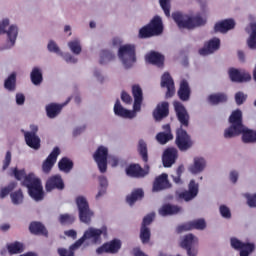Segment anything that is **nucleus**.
<instances>
[{"instance_id":"12","label":"nucleus","mask_w":256,"mask_h":256,"mask_svg":"<svg viewBox=\"0 0 256 256\" xmlns=\"http://www.w3.org/2000/svg\"><path fill=\"white\" fill-rule=\"evenodd\" d=\"M179 199L184 201H193L199 195V183L195 179H191L188 184V191L177 192Z\"/></svg>"},{"instance_id":"60","label":"nucleus","mask_w":256,"mask_h":256,"mask_svg":"<svg viewBox=\"0 0 256 256\" xmlns=\"http://www.w3.org/2000/svg\"><path fill=\"white\" fill-rule=\"evenodd\" d=\"M153 219H155V214H148L144 217L142 222V227H147V225H151L153 223Z\"/></svg>"},{"instance_id":"47","label":"nucleus","mask_w":256,"mask_h":256,"mask_svg":"<svg viewBox=\"0 0 256 256\" xmlns=\"http://www.w3.org/2000/svg\"><path fill=\"white\" fill-rule=\"evenodd\" d=\"M16 81H17V75H15V73L10 74L4 82L5 89H7V91H15Z\"/></svg>"},{"instance_id":"30","label":"nucleus","mask_w":256,"mask_h":256,"mask_svg":"<svg viewBox=\"0 0 256 256\" xmlns=\"http://www.w3.org/2000/svg\"><path fill=\"white\" fill-rule=\"evenodd\" d=\"M177 159V149L175 148H168L166 151H164L162 162L164 167H171L175 163V160Z\"/></svg>"},{"instance_id":"23","label":"nucleus","mask_w":256,"mask_h":256,"mask_svg":"<svg viewBox=\"0 0 256 256\" xmlns=\"http://www.w3.org/2000/svg\"><path fill=\"white\" fill-rule=\"evenodd\" d=\"M161 87H166V97L169 98L175 95V82L169 73H164L161 78Z\"/></svg>"},{"instance_id":"51","label":"nucleus","mask_w":256,"mask_h":256,"mask_svg":"<svg viewBox=\"0 0 256 256\" xmlns=\"http://www.w3.org/2000/svg\"><path fill=\"white\" fill-rule=\"evenodd\" d=\"M166 17H171V0H159Z\"/></svg>"},{"instance_id":"34","label":"nucleus","mask_w":256,"mask_h":256,"mask_svg":"<svg viewBox=\"0 0 256 256\" xmlns=\"http://www.w3.org/2000/svg\"><path fill=\"white\" fill-rule=\"evenodd\" d=\"M78 215L81 223H84L85 225H91V221L93 217H95V212L90 207L84 210H80Z\"/></svg>"},{"instance_id":"2","label":"nucleus","mask_w":256,"mask_h":256,"mask_svg":"<svg viewBox=\"0 0 256 256\" xmlns=\"http://www.w3.org/2000/svg\"><path fill=\"white\" fill-rule=\"evenodd\" d=\"M230 127L224 131L225 139H231L242 135L243 143H256V131H253L243 125V113L241 110L233 111L229 117Z\"/></svg>"},{"instance_id":"39","label":"nucleus","mask_w":256,"mask_h":256,"mask_svg":"<svg viewBox=\"0 0 256 256\" xmlns=\"http://www.w3.org/2000/svg\"><path fill=\"white\" fill-rule=\"evenodd\" d=\"M68 48L70 49L71 53H73V55H81V51H83L81 40L78 38H74L73 40L69 41Z\"/></svg>"},{"instance_id":"48","label":"nucleus","mask_w":256,"mask_h":256,"mask_svg":"<svg viewBox=\"0 0 256 256\" xmlns=\"http://www.w3.org/2000/svg\"><path fill=\"white\" fill-rule=\"evenodd\" d=\"M138 151L145 163L149 161V156L147 154V143L143 140H139L138 142Z\"/></svg>"},{"instance_id":"9","label":"nucleus","mask_w":256,"mask_h":256,"mask_svg":"<svg viewBox=\"0 0 256 256\" xmlns=\"http://www.w3.org/2000/svg\"><path fill=\"white\" fill-rule=\"evenodd\" d=\"M122 242L119 239H113L107 243H104L102 246L96 249L97 255H103V253H110L115 255L121 250Z\"/></svg>"},{"instance_id":"61","label":"nucleus","mask_w":256,"mask_h":256,"mask_svg":"<svg viewBox=\"0 0 256 256\" xmlns=\"http://www.w3.org/2000/svg\"><path fill=\"white\" fill-rule=\"evenodd\" d=\"M9 165H11V152L6 153L2 166L3 171L7 170L9 168Z\"/></svg>"},{"instance_id":"28","label":"nucleus","mask_w":256,"mask_h":256,"mask_svg":"<svg viewBox=\"0 0 256 256\" xmlns=\"http://www.w3.org/2000/svg\"><path fill=\"white\" fill-rule=\"evenodd\" d=\"M24 137L26 145H28V147H31V149L37 150L41 147V139L39 138V136H37V134L26 131L24 132Z\"/></svg>"},{"instance_id":"5","label":"nucleus","mask_w":256,"mask_h":256,"mask_svg":"<svg viewBox=\"0 0 256 256\" xmlns=\"http://www.w3.org/2000/svg\"><path fill=\"white\" fill-rule=\"evenodd\" d=\"M135 49L136 48L134 44H124L118 49V58L126 69L133 67L135 61H137L135 56Z\"/></svg>"},{"instance_id":"32","label":"nucleus","mask_w":256,"mask_h":256,"mask_svg":"<svg viewBox=\"0 0 256 256\" xmlns=\"http://www.w3.org/2000/svg\"><path fill=\"white\" fill-rule=\"evenodd\" d=\"M195 245H199V238L193 234H187L180 240V247H182V249H189V247Z\"/></svg>"},{"instance_id":"62","label":"nucleus","mask_w":256,"mask_h":256,"mask_svg":"<svg viewBox=\"0 0 256 256\" xmlns=\"http://www.w3.org/2000/svg\"><path fill=\"white\" fill-rule=\"evenodd\" d=\"M98 179H99V188L100 189H107V187H109V181L107 180V177L100 176Z\"/></svg>"},{"instance_id":"18","label":"nucleus","mask_w":256,"mask_h":256,"mask_svg":"<svg viewBox=\"0 0 256 256\" xmlns=\"http://www.w3.org/2000/svg\"><path fill=\"white\" fill-rule=\"evenodd\" d=\"M137 113H139V111H135V108H133V110H128L123 107L119 100L114 104V115L122 117V119H135V117H137Z\"/></svg>"},{"instance_id":"11","label":"nucleus","mask_w":256,"mask_h":256,"mask_svg":"<svg viewBox=\"0 0 256 256\" xmlns=\"http://www.w3.org/2000/svg\"><path fill=\"white\" fill-rule=\"evenodd\" d=\"M207 169V159L202 156H196L193 158L192 163L187 167L188 173L190 175H199Z\"/></svg>"},{"instance_id":"53","label":"nucleus","mask_w":256,"mask_h":256,"mask_svg":"<svg viewBox=\"0 0 256 256\" xmlns=\"http://www.w3.org/2000/svg\"><path fill=\"white\" fill-rule=\"evenodd\" d=\"M15 187H17V183L12 182L8 185V187L2 188L0 191L1 199H5V197H7V194L11 193V191H13V189H15Z\"/></svg>"},{"instance_id":"42","label":"nucleus","mask_w":256,"mask_h":256,"mask_svg":"<svg viewBox=\"0 0 256 256\" xmlns=\"http://www.w3.org/2000/svg\"><path fill=\"white\" fill-rule=\"evenodd\" d=\"M58 167L60 171L69 173L71 169H73V161H71L69 158H62L58 163Z\"/></svg>"},{"instance_id":"21","label":"nucleus","mask_w":256,"mask_h":256,"mask_svg":"<svg viewBox=\"0 0 256 256\" xmlns=\"http://www.w3.org/2000/svg\"><path fill=\"white\" fill-rule=\"evenodd\" d=\"M174 109L181 127H189V114L181 102H174Z\"/></svg>"},{"instance_id":"20","label":"nucleus","mask_w":256,"mask_h":256,"mask_svg":"<svg viewBox=\"0 0 256 256\" xmlns=\"http://www.w3.org/2000/svg\"><path fill=\"white\" fill-rule=\"evenodd\" d=\"M61 151L59 148L55 147L46 160L42 164V171L43 173H50L53 169L55 163H57V158L59 157Z\"/></svg>"},{"instance_id":"64","label":"nucleus","mask_w":256,"mask_h":256,"mask_svg":"<svg viewBox=\"0 0 256 256\" xmlns=\"http://www.w3.org/2000/svg\"><path fill=\"white\" fill-rule=\"evenodd\" d=\"M108 163H109V165H111V167H117V165H119V157L109 156Z\"/></svg>"},{"instance_id":"45","label":"nucleus","mask_w":256,"mask_h":256,"mask_svg":"<svg viewBox=\"0 0 256 256\" xmlns=\"http://www.w3.org/2000/svg\"><path fill=\"white\" fill-rule=\"evenodd\" d=\"M140 239L143 245H147L151 241V229L147 226H141Z\"/></svg>"},{"instance_id":"25","label":"nucleus","mask_w":256,"mask_h":256,"mask_svg":"<svg viewBox=\"0 0 256 256\" xmlns=\"http://www.w3.org/2000/svg\"><path fill=\"white\" fill-rule=\"evenodd\" d=\"M53 189H59L60 191L65 189V184L60 175H54L47 180L46 191L51 192Z\"/></svg>"},{"instance_id":"10","label":"nucleus","mask_w":256,"mask_h":256,"mask_svg":"<svg viewBox=\"0 0 256 256\" xmlns=\"http://www.w3.org/2000/svg\"><path fill=\"white\" fill-rule=\"evenodd\" d=\"M193 229H196L197 231H205V229H207V222L203 218L192 220L178 226L176 231L177 233H183V231H191Z\"/></svg>"},{"instance_id":"6","label":"nucleus","mask_w":256,"mask_h":256,"mask_svg":"<svg viewBox=\"0 0 256 256\" xmlns=\"http://www.w3.org/2000/svg\"><path fill=\"white\" fill-rule=\"evenodd\" d=\"M161 33H163V20L161 17L155 16L148 25L139 30V37L147 39V37L161 35Z\"/></svg>"},{"instance_id":"31","label":"nucleus","mask_w":256,"mask_h":256,"mask_svg":"<svg viewBox=\"0 0 256 256\" xmlns=\"http://www.w3.org/2000/svg\"><path fill=\"white\" fill-rule=\"evenodd\" d=\"M147 63H151L152 65H156L157 67H163V63L165 61V57L161 55L159 52H149L145 57Z\"/></svg>"},{"instance_id":"33","label":"nucleus","mask_w":256,"mask_h":256,"mask_svg":"<svg viewBox=\"0 0 256 256\" xmlns=\"http://www.w3.org/2000/svg\"><path fill=\"white\" fill-rule=\"evenodd\" d=\"M180 211L181 208L178 206L165 204L159 209V215H161V217H167L169 215H177Z\"/></svg>"},{"instance_id":"19","label":"nucleus","mask_w":256,"mask_h":256,"mask_svg":"<svg viewBox=\"0 0 256 256\" xmlns=\"http://www.w3.org/2000/svg\"><path fill=\"white\" fill-rule=\"evenodd\" d=\"M231 247H233V249H238L240 251V256H249L255 249V245L251 243H243L237 238H231Z\"/></svg>"},{"instance_id":"46","label":"nucleus","mask_w":256,"mask_h":256,"mask_svg":"<svg viewBox=\"0 0 256 256\" xmlns=\"http://www.w3.org/2000/svg\"><path fill=\"white\" fill-rule=\"evenodd\" d=\"M112 59H115V53H113L111 50H102L100 52V63L102 65L109 63V61H112Z\"/></svg>"},{"instance_id":"14","label":"nucleus","mask_w":256,"mask_h":256,"mask_svg":"<svg viewBox=\"0 0 256 256\" xmlns=\"http://www.w3.org/2000/svg\"><path fill=\"white\" fill-rule=\"evenodd\" d=\"M176 145L180 151H187V149H191L193 146L191 138L183 128L177 130Z\"/></svg>"},{"instance_id":"52","label":"nucleus","mask_w":256,"mask_h":256,"mask_svg":"<svg viewBox=\"0 0 256 256\" xmlns=\"http://www.w3.org/2000/svg\"><path fill=\"white\" fill-rule=\"evenodd\" d=\"M59 221L62 225H69L75 221V217L71 214H61Z\"/></svg>"},{"instance_id":"44","label":"nucleus","mask_w":256,"mask_h":256,"mask_svg":"<svg viewBox=\"0 0 256 256\" xmlns=\"http://www.w3.org/2000/svg\"><path fill=\"white\" fill-rule=\"evenodd\" d=\"M143 189H136L134 190L131 195L127 196V203L128 205H133L135 201H139V199H143Z\"/></svg>"},{"instance_id":"17","label":"nucleus","mask_w":256,"mask_h":256,"mask_svg":"<svg viewBox=\"0 0 256 256\" xmlns=\"http://www.w3.org/2000/svg\"><path fill=\"white\" fill-rule=\"evenodd\" d=\"M228 75L234 83H245L251 81V74L245 70H239L237 68H230Z\"/></svg>"},{"instance_id":"7","label":"nucleus","mask_w":256,"mask_h":256,"mask_svg":"<svg viewBox=\"0 0 256 256\" xmlns=\"http://www.w3.org/2000/svg\"><path fill=\"white\" fill-rule=\"evenodd\" d=\"M93 159L97 164L100 173H107V159H109V148L99 146L93 154Z\"/></svg>"},{"instance_id":"15","label":"nucleus","mask_w":256,"mask_h":256,"mask_svg":"<svg viewBox=\"0 0 256 256\" xmlns=\"http://www.w3.org/2000/svg\"><path fill=\"white\" fill-rule=\"evenodd\" d=\"M221 48V39L214 37L208 40L203 48L199 50V54L202 55V57H207V55H213L216 51H219Z\"/></svg>"},{"instance_id":"38","label":"nucleus","mask_w":256,"mask_h":256,"mask_svg":"<svg viewBox=\"0 0 256 256\" xmlns=\"http://www.w3.org/2000/svg\"><path fill=\"white\" fill-rule=\"evenodd\" d=\"M7 249L10 255H19L25 251V245L21 242H12L7 244Z\"/></svg>"},{"instance_id":"59","label":"nucleus","mask_w":256,"mask_h":256,"mask_svg":"<svg viewBox=\"0 0 256 256\" xmlns=\"http://www.w3.org/2000/svg\"><path fill=\"white\" fill-rule=\"evenodd\" d=\"M247 99V95H245L243 92H238L235 95V101L237 105H243Z\"/></svg>"},{"instance_id":"13","label":"nucleus","mask_w":256,"mask_h":256,"mask_svg":"<svg viewBox=\"0 0 256 256\" xmlns=\"http://www.w3.org/2000/svg\"><path fill=\"white\" fill-rule=\"evenodd\" d=\"M5 35L6 43L4 49H13L17 44V37H19V26H17V24H11L5 32Z\"/></svg>"},{"instance_id":"8","label":"nucleus","mask_w":256,"mask_h":256,"mask_svg":"<svg viewBox=\"0 0 256 256\" xmlns=\"http://www.w3.org/2000/svg\"><path fill=\"white\" fill-rule=\"evenodd\" d=\"M247 19L249 25L246 27L245 31L249 34V37L247 38L246 43L249 49L256 51V17L255 15L250 14Z\"/></svg>"},{"instance_id":"57","label":"nucleus","mask_w":256,"mask_h":256,"mask_svg":"<svg viewBox=\"0 0 256 256\" xmlns=\"http://www.w3.org/2000/svg\"><path fill=\"white\" fill-rule=\"evenodd\" d=\"M186 252L188 256H198L199 255V244H196L194 246H190L189 248H186Z\"/></svg>"},{"instance_id":"43","label":"nucleus","mask_w":256,"mask_h":256,"mask_svg":"<svg viewBox=\"0 0 256 256\" xmlns=\"http://www.w3.org/2000/svg\"><path fill=\"white\" fill-rule=\"evenodd\" d=\"M75 203H76L78 212L90 208L89 201L87 200V197H85L83 195L77 196L75 199Z\"/></svg>"},{"instance_id":"41","label":"nucleus","mask_w":256,"mask_h":256,"mask_svg":"<svg viewBox=\"0 0 256 256\" xmlns=\"http://www.w3.org/2000/svg\"><path fill=\"white\" fill-rule=\"evenodd\" d=\"M208 101L212 105H217L219 103H225V101H227V95L225 93L211 94L208 97Z\"/></svg>"},{"instance_id":"40","label":"nucleus","mask_w":256,"mask_h":256,"mask_svg":"<svg viewBox=\"0 0 256 256\" xmlns=\"http://www.w3.org/2000/svg\"><path fill=\"white\" fill-rule=\"evenodd\" d=\"M29 230L34 235H47V229L40 222H32Z\"/></svg>"},{"instance_id":"49","label":"nucleus","mask_w":256,"mask_h":256,"mask_svg":"<svg viewBox=\"0 0 256 256\" xmlns=\"http://www.w3.org/2000/svg\"><path fill=\"white\" fill-rule=\"evenodd\" d=\"M10 199H11L13 205L23 204V199H24L23 191L18 190V191L12 192L10 194Z\"/></svg>"},{"instance_id":"63","label":"nucleus","mask_w":256,"mask_h":256,"mask_svg":"<svg viewBox=\"0 0 256 256\" xmlns=\"http://www.w3.org/2000/svg\"><path fill=\"white\" fill-rule=\"evenodd\" d=\"M121 99L124 103L127 105H131L133 103V98H131V95H129L127 92L123 91L121 93Z\"/></svg>"},{"instance_id":"1","label":"nucleus","mask_w":256,"mask_h":256,"mask_svg":"<svg viewBox=\"0 0 256 256\" xmlns=\"http://www.w3.org/2000/svg\"><path fill=\"white\" fill-rule=\"evenodd\" d=\"M107 235V226H102L100 228L91 226L84 231L82 237L79 240L70 246L69 250L59 248L58 254L60 256H75L73 251H77V249H79L83 243L86 245H101V243H103V239H106Z\"/></svg>"},{"instance_id":"3","label":"nucleus","mask_w":256,"mask_h":256,"mask_svg":"<svg viewBox=\"0 0 256 256\" xmlns=\"http://www.w3.org/2000/svg\"><path fill=\"white\" fill-rule=\"evenodd\" d=\"M10 175H13L17 181H21L24 187H27L28 194L34 201H43V197H45L43 184H41V179L35 174L29 173L27 175L24 169L12 168Z\"/></svg>"},{"instance_id":"27","label":"nucleus","mask_w":256,"mask_h":256,"mask_svg":"<svg viewBox=\"0 0 256 256\" xmlns=\"http://www.w3.org/2000/svg\"><path fill=\"white\" fill-rule=\"evenodd\" d=\"M169 187H171V184L169 183L167 174H161L155 179L152 191L157 193L163 191V189H169Z\"/></svg>"},{"instance_id":"37","label":"nucleus","mask_w":256,"mask_h":256,"mask_svg":"<svg viewBox=\"0 0 256 256\" xmlns=\"http://www.w3.org/2000/svg\"><path fill=\"white\" fill-rule=\"evenodd\" d=\"M178 95L181 101H189V95H191V89L189 88V83H187V81L185 80L181 81Z\"/></svg>"},{"instance_id":"35","label":"nucleus","mask_w":256,"mask_h":256,"mask_svg":"<svg viewBox=\"0 0 256 256\" xmlns=\"http://www.w3.org/2000/svg\"><path fill=\"white\" fill-rule=\"evenodd\" d=\"M30 79L36 87L41 85L43 83V69L40 67H34L30 73Z\"/></svg>"},{"instance_id":"4","label":"nucleus","mask_w":256,"mask_h":256,"mask_svg":"<svg viewBox=\"0 0 256 256\" xmlns=\"http://www.w3.org/2000/svg\"><path fill=\"white\" fill-rule=\"evenodd\" d=\"M172 19L179 29H195V27H201V25L207 23V19L201 16V14L189 15L182 12H174L172 13Z\"/></svg>"},{"instance_id":"16","label":"nucleus","mask_w":256,"mask_h":256,"mask_svg":"<svg viewBox=\"0 0 256 256\" xmlns=\"http://www.w3.org/2000/svg\"><path fill=\"white\" fill-rule=\"evenodd\" d=\"M126 175L128 177H133L134 179H141L149 175V166H144V169L141 168L139 164H130L126 167Z\"/></svg>"},{"instance_id":"56","label":"nucleus","mask_w":256,"mask_h":256,"mask_svg":"<svg viewBox=\"0 0 256 256\" xmlns=\"http://www.w3.org/2000/svg\"><path fill=\"white\" fill-rule=\"evenodd\" d=\"M245 199H247L248 207H256V193L255 194H244Z\"/></svg>"},{"instance_id":"36","label":"nucleus","mask_w":256,"mask_h":256,"mask_svg":"<svg viewBox=\"0 0 256 256\" xmlns=\"http://www.w3.org/2000/svg\"><path fill=\"white\" fill-rule=\"evenodd\" d=\"M163 129H165L168 132L167 133L160 132L156 135V140L158 141V143H160V145H165V143L173 139V134H171V132L169 131L170 129L169 124L164 125Z\"/></svg>"},{"instance_id":"50","label":"nucleus","mask_w":256,"mask_h":256,"mask_svg":"<svg viewBox=\"0 0 256 256\" xmlns=\"http://www.w3.org/2000/svg\"><path fill=\"white\" fill-rule=\"evenodd\" d=\"M47 49L50 53H56L59 57H63V51H61V48H59V45L54 40L48 42Z\"/></svg>"},{"instance_id":"55","label":"nucleus","mask_w":256,"mask_h":256,"mask_svg":"<svg viewBox=\"0 0 256 256\" xmlns=\"http://www.w3.org/2000/svg\"><path fill=\"white\" fill-rule=\"evenodd\" d=\"M10 23L11 21L9 20V18H4L0 20V35L7 33V27H10Z\"/></svg>"},{"instance_id":"29","label":"nucleus","mask_w":256,"mask_h":256,"mask_svg":"<svg viewBox=\"0 0 256 256\" xmlns=\"http://www.w3.org/2000/svg\"><path fill=\"white\" fill-rule=\"evenodd\" d=\"M169 115V103L162 102L158 104L156 109L153 112V117L156 121H161V119H165Z\"/></svg>"},{"instance_id":"58","label":"nucleus","mask_w":256,"mask_h":256,"mask_svg":"<svg viewBox=\"0 0 256 256\" xmlns=\"http://www.w3.org/2000/svg\"><path fill=\"white\" fill-rule=\"evenodd\" d=\"M93 77H95L96 81H98L99 83H103V81H105V75L100 69H94Z\"/></svg>"},{"instance_id":"22","label":"nucleus","mask_w":256,"mask_h":256,"mask_svg":"<svg viewBox=\"0 0 256 256\" xmlns=\"http://www.w3.org/2000/svg\"><path fill=\"white\" fill-rule=\"evenodd\" d=\"M235 25L236 23L233 18L225 19L214 25V31L215 33H228L231 29H235Z\"/></svg>"},{"instance_id":"24","label":"nucleus","mask_w":256,"mask_h":256,"mask_svg":"<svg viewBox=\"0 0 256 256\" xmlns=\"http://www.w3.org/2000/svg\"><path fill=\"white\" fill-rule=\"evenodd\" d=\"M132 95L134 98L133 109L135 111L141 112V105L143 103V89H141V86L137 84L133 85Z\"/></svg>"},{"instance_id":"26","label":"nucleus","mask_w":256,"mask_h":256,"mask_svg":"<svg viewBox=\"0 0 256 256\" xmlns=\"http://www.w3.org/2000/svg\"><path fill=\"white\" fill-rule=\"evenodd\" d=\"M70 101H71V97H69L62 104L52 103V104L47 105L46 112H47L49 119H55V117H57V115H59V113H61V110L63 109V107H65V105H67Z\"/></svg>"},{"instance_id":"54","label":"nucleus","mask_w":256,"mask_h":256,"mask_svg":"<svg viewBox=\"0 0 256 256\" xmlns=\"http://www.w3.org/2000/svg\"><path fill=\"white\" fill-rule=\"evenodd\" d=\"M220 215L224 219H231V209L227 207L226 205H221L219 208Z\"/></svg>"}]
</instances>
